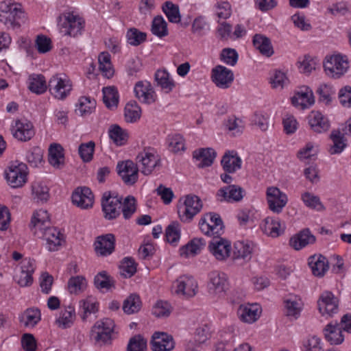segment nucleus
<instances>
[{
  "label": "nucleus",
  "instance_id": "obj_10",
  "mask_svg": "<svg viewBox=\"0 0 351 351\" xmlns=\"http://www.w3.org/2000/svg\"><path fill=\"white\" fill-rule=\"evenodd\" d=\"M27 167L23 162L12 164L5 173L8 182L14 188L22 186L27 182Z\"/></svg>",
  "mask_w": 351,
  "mask_h": 351
},
{
  "label": "nucleus",
  "instance_id": "obj_35",
  "mask_svg": "<svg viewBox=\"0 0 351 351\" xmlns=\"http://www.w3.org/2000/svg\"><path fill=\"white\" fill-rule=\"evenodd\" d=\"M261 312V308L257 304H250L241 306L238 310V315L241 321L251 324L258 319Z\"/></svg>",
  "mask_w": 351,
  "mask_h": 351
},
{
  "label": "nucleus",
  "instance_id": "obj_43",
  "mask_svg": "<svg viewBox=\"0 0 351 351\" xmlns=\"http://www.w3.org/2000/svg\"><path fill=\"white\" fill-rule=\"evenodd\" d=\"M75 319V311L73 306H68L60 312L56 320V325L62 328H70Z\"/></svg>",
  "mask_w": 351,
  "mask_h": 351
},
{
  "label": "nucleus",
  "instance_id": "obj_45",
  "mask_svg": "<svg viewBox=\"0 0 351 351\" xmlns=\"http://www.w3.org/2000/svg\"><path fill=\"white\" fill-rule=\"evenodd\" d=\"M99 70L103 76L109 79L114 75V69L108 52H101L98 56Z\"/></svg>",
  "mask_w": 351,
  "mask_h": 351
},
{
  "label": "nucleus",
  "instance_id": "obj_5",
  "mask_svg": "<svg viewBox=\"0 0 351 351\" xmlns=\"http://www.w3.org/2000/svg\"><path fill=\"white\" fill-rule=\"evenodd\" d=\"M199 226L201 231L207 236L218 237L223 233V223L219 215L215 213H208L204 215L199 221Z\"/></svg>",
  "mask_w": 351,
  "mask_h": 351
},
{
  "label": "nucleus",
  "instance_id": "obj_25",
  "mask_svg": "<svg viewBox=\"0 0 351 351\" xmlns=\"http://www.w3.org/2000/svg\"><path fill=\"white\" fill-rule=\"evenodd\" d=\"M315 237L308 228H304L293 236L289 240V245L295 250H300L308 245L313 244Z\"/></svg>",
  "mask_w": 351,
  "mask_h": 351
},
{
  "label": "nucleus",
  "instance_id": "obj_44",
  "mask_svg": "<svg viewBox=\"0 0 351 351\" xmlns=\"http://www.w3.org/2000/svg\"><path fill=\"white\" fill-rule=\"evenodd\" d=\"M151 32L160 38L169 34L167 23L161 15L154 17L151 25Z\"/></svg>",
  "mask_w": 351,
  "mask_h": 351
},
{
  "label": "nucleus",
  "instance_id": "obj_37",
  "mask_svg": "<svg viewBox=\"0 0 351 351\" xmlns=\"http://www.w3.org/2000/svg\"><path fill=\"white\" fill-rule=\"evenodd\" d=\"M216 155L215 151L212 148H202L193 152V158L199 161L197 164L199 168L210 166Z\"/></svg>",
  "mask_w": 351,
  "mask_h": 351
},
{
  "label": "nucleus",
  "instance_id": "obj_53",
  "mask_svg": "<svg viewBox=\"0 0 351 351\" xmlns=\"http://www.w3.org/2000/svg\"><path fill=\"white\" fill-rule=\"evenodd\" d=\"M330 138L333 145L330 147L329 152L331 154L341 153L346 146L344 134L339 130H333L330 134Z\"/></svg>",
  "mask_w": 351,
  "mask_h": 351
},
{
  "label": "nucleus",
  "instance_id": "obj_17",
  "mask_svg": "<svg viewBox=\"0 0 351 351\" xmlns=\"http://www.w3.org/2000/svg\"><path fill=\"white\" fill-rule=\"evenodd\" d=\"M11 130L13 136L21 141H29L35 134L33 124L27 120H16Z\"/></svg>",
  "mask_w": 351,
  "mask_h": 351
},
{
  "label": "nucleus",
  "instance_id": "obj_20",
  "mask_svg": "<svg viewBox=\"0 0 351 351\" xmlns=\"http://www.w3.org/2000/svg\"><path fill=\"white\" fill-rule=\"evenodd\" d=\"M134 91L136 97L145 104H150L156 99V95L150 84L147 81H139L134 86Z\"/></svg>",
  "mask_w": 351,
  "mask_h": 351
},
{
  "label": "nucleus",
  "instance_id": "obj_18",
  "mask_svg": "<svg viewBox=\"0 0 351 351\" xmlns=\"http://www.w3.org/2000/svg\"><path fill=\"white\" fill-rule=\"evenodd\" d=\"M245 195V191L238 185H228L221 188L217 193V196L220 202H238Z\"/></svg>",
  "mask_w": 351,
  "mask_h": 351
},
{
  "label": "nucleus",
  "instance_id": "obj_15",
  "mask_svg": "<svg viewBox=\"0 0 351 351\" xmlns=\"http://www.w3.org/2000/svg\"><path fill=\"white\" fill-rule=\"evenodd\" d=\"M115 237L113 234L99 236L94 243L96 254L99 256H106L114 251Z\"/></svg>",
  "mask_w": 351,
  "mask_h": 351
},
{
  "label": "nucleus",
  "instance_id": "obj_28",
  "mask_svg": "<svg viewBox=\"0 0 351 351\" xmlns=\"http://www.w3.org/2000/svg\"><path fill=\"white\" fill-rule=\"evenodd\" d=\"M295 106L304 109L312 106L315 102L313 91L308 87H302L291 99Z\"/></svg>",
  "mask_w": 351,
  "mask_h": 351
},
{
  "label": "nucleus",
  "instance_id": "obj_47",
  "mask_svg": "<svg viewBox=\"0 0 351 351\" xmlns=\"http://www.w3.org/2000/svg\"><path fill=\"white\" fill-rule=\"evenodd\" d=\"M155 80L166 93L171 92L175 86V82L170 79L169 73L166 70H158L155 73Z\"/></svg>",
  "mask_w": 351,
  "mask_h": 351
},
{
  "label": "nucleus",
  "instance_id": "obj_39",
  "mask_svg": "<svg viewBox=\"0 0 351 351\" xmlns=\"http://www.w3.org/2000/svg\"><path fill=\"white\" fill-rule=\"evenodd\" d=\"M254 250V244L250 242L237 241L234 244V258L250 261Z\"/></svg>",
  "mask_w": 351,
  "mask_h": 351
},
{
  "label": "nucleus",
  "instance_id": "obj_32",
  "mask_svg": "<svg viewBox=\"0 0 351 351\" xmlns=\"http://www.w3.org/2000/svg\"><path fill=\"white\" fill-rule=\"evenodd\" d=\"M252 43L256 49L266 57L274 54V49L269 38L261 34H256L252 38Z\"/></svg>",
  "mask_w": 351,
  "mask_h": 351
},
{
  "label": "nucleus",
  "instance_id": "obj_49",
  "mask_svg": "<svg viewBox=\"0 0 351 351\" xmlns=\"http://www.w3.org/2000/svg\"><path fill=\"white\" fill-rule=\"evenodd\" d=\"M94 285L98 289L108 291L114 287V280L106 271H102L95 276Z\"/></svg>",
  "mask_w": 351,
  "mask_h": 351
},
{
  "label": "nucleus",
  "instance_id": "obj_61",
  "mask_svg": "<svg viewBox=\"0 0 351 351\" xmlns=\"http://www.w3.org/2000/svg\"><path fill=\"white\" fill-rule=\"evenodd\" d=\"M172 311L171 304L166 301H158L152 308V314L156 317H167Z\"/></svg>",
  "mask_w": 351,
  "mask_h": 351
},
{
  "label": "nucleus",
  "instance_id": "obj_54",
  "mask_svg": "<svg viewBox=\"0 0 351 351\" xmlns=\"http://www.w3.org/2000/svg\"><path fill=\"white\" fill-rule=\"evenodd\" d=\"M103 101L108 108H116L119 102L118 92L114 86L103 88Z\"/></svg>",
  "mask_w": 351,
  "mask_h": 351
},
{
  "label": "nucleus",
  "instance_id": "obj_59",
  "mask_svg": "<svg viewBox=\"0 0 351 351\" xmlns=\"http://www.w3.org/2000/svg\"><path fill=\"white\" fill-rule=\"evenodd\" d=\"M95 147V143L93 141L80 145L78 153L83 162H89L93 160Z\"/></svg>",
  "mask_w": 351,
  "mask_h": 351
},
{
  "label": "nucleus",
  "instance_id": "obj_7",
  "mask_svg": "<svg viewBox=\"0 0 351 351\" xmlns=\"http://www.w3.org/2000/svg\"><path fill=\"white\" fill-rule=\"evenodd\" d=\"M324 67L328 76L339 78L347 71L349 63L346 56L332 55L326 58Z\"/></svg>",
  "mask_w": 351,
  "mask_h": 351
},
{
  "label": "nucleus",
  "instance_id": "obj_51",
  "mask_svg": "<svg viewBox=\"0 0 351 351\" xmlns=\"http://www.w3.org/2000/svg\"><path fill=\"white\" fill-rule=\"evenodd\" d=\"M137 205L135 197L128 195L121 200V213L125 219H129L136 211Z\"/></svg>",
  "mask_w": 351,
  "mask_h": 351
},
{
  "label": "nucleus",
  "instance_id": "obj_4",
  "mask_svg": "<svg viewBox=\"0 0 351 351\" xmlns=\"http://www.w3.org/2000/svg\"><path fill=\"white\" fill-rule=\"evenodd\" d=\"M136 164L139 171L145 176H149L160 165V158L154 149L149 147L138 154Z\"/></svg>",
  "mask_w": 351,
  "mask_h": 351
},
{
  "label": "nucleus",
  "instance_id": "obj_14",
  "mask_svg": "<svg viewBox=\"0 0 351 351\" xmlns=\"http://www.w3.org/2000/svg\"><path fill=\"white\" fill-rule=\"evenodd\" d=\"M211 78L217 87L228 88L233 82L234 74L226 66L217 65L212 69Z\"/></svg>",
  "mask_w": 351,
  "mask_h": 351
},
{
  "label": "nucleus",
  "instance_id": "obj_30",
  "mask_svg": "<svg viewBox=\"0 0 351 351\" xmlns=\"http://www.w3.org/2000/svg\"><path fill=\"white\" fill-rule=\"evenodd\" d=\"M221 165L225 171L234 173L241 167V159L235 151H228L221 159Z\"/></svg>",
  "mask_w": 351,
  "mask_h": 351
},
{
  "label": "nucleus",
  "instance_id": "obj_8",
  "mask_svg": "<svg viewBox=\"0 0 351 351\" xmlns=\"http://www.w3.org/2000/svg\"><path fill=\"white\" fill-rule=\"evenodd\" d=\"M117 171L126 185H134L138 181L139 169L136 162L131 160L119 161Z\"/></svg>",
  "mask_w": 351,
  "mask_h": 351
},
{
  "label": "nucleus",
  "instance_id": "obj_64",
  "mask_svg": "<svg viewBox=\"0 0 351 351\" xmlns=\"http://www.w3.org/2000/svg\"><path fill=\"white\" fill-rule=\"evenodd\" d=\"M303 351H322L321 339L315 335H310L303 341Z\"/></svg>",
  "mask_w": 351,
  "mask_h": 351
},
{
  "label": "nucleus",
  "instance_id": "obj_50",
  "mask_svg": "<svg viewBox=\"0 0 351 351\" xmlns=\"http://www.w3.org/2000/svg\"><path fill=\"white\" fill-rule=\"evenodd\" d=\"M32 197L35 202H46L49 197V189L47 186L35 182L32 186Z\"/></svg>",
  "mask_w": 351,
  "mask_h": 351
},
{
  "label": "nucleus",
  "instance_id": "obj_55",
  "mask_svg": "<svg viewBox=\"0 0 351 351\" xmlns=\"http://www.w3.org/2000/svg\"><path fill=\"white\" fill-rule=\"evenodd\" d=\"M141 308V301L139 295L137 294H131L124 301L123 310L127 314H133L140 311Z\"/></svg>",
  "mask_w": 351,
  "mask_h": 351
},
{
  "label": "nucleus",
  "instance_id": "obj_33",
  "mask_svg": "<svg viewBox=\"0 0 351 351\" xmlns=\"http://www.w3.org/2000/svg\"><path fill=\"white\" fill-rule=\"evenodd\" d=\"M324 332L326 339L331 345L341 344L344 340L343 335H342V328L337 323L327 324L324 330Z\"/></svg>",
  "mask_w": 351,
  "mask_h": 351
},
{
  "label": "nucleus",
  "instance_id": "obj_23",
  "mask_svg": "<svg viewBox=\"0 0 351 351\" xmlns=\"http://www.w3.org/2000/svg\"><path fill=\"white\" fill-rule=\"evenodd\" d=\"M176 293L182 294L186 298H191L196 294L197 283L193 277L182 276L176 282Z\"/></svg>",
  "mask_w": 351,
  "mask_h": 351
},
{
  "label": "nucleus",
  "instance_id": "obj_40",
  "mask_svg": "<svg viewBox=\"0 0 351 351\" xmlns=\"http://www.w3.org/2000/svg\"><path fill=\"white\" fill-rule=\"evenodd\" d=\"M205 245L206 241L204 239L194 238L180 248V254L182 256L184 257L195 256L199 254Z\"/></svg>",
  "mask_w": 351,
  "mask_h": 351
},
{
  "label": "nucleus",
  "instance_id": "obj_22",
  "mask_svg": "<svg viewBox=\"0 0 351 351\" xmlns=\"http://www.w3.org/2000/svg\"><path fill=\"white\" fill-rule=\"evenodd\" d=\"M151 344L153 351H170L175 346V342L171 335L160 332L154 333Z\"/></svg>",
  "mask_w": 351,
  "mask_h": 351
},
{
  "label": "nucleus",
  "instance_id": "obj_46",
  "mask_svg": "<svg viewBox=\"0 0 351 351\" xmlns=\"http://www.w3.org/2000/svg\"><path fill=\"white\" fill-rule=\"evenodd\" d=\"M162 10L170 23H178L181 21V15L178 5L170 1H167L162 4Z\"/></svg>",
  "mask_w": 351,
  "mask_h": 351
},
{
  "label": "nucleus",
  "instance_id": "obj_21",
  "mask_svg": "<svg viewBox=\"0 0 351 351\" xmlns=\"http://www.w3.org/2000/svg\"><path fill=\"white\" fill-rule=\"evenodd\" d=\"M72 202L82 209H88L93 205L94 195L88 187L77 188L73 193Z\"/></svg>",
  "mask_w": 351,
  "mask_h": 351
},
{
  "label": "nucleus",
  "instance_id": "obj_58",
  "mask_svg": "<svg viewBox=\"0 0 351 351\" xmlns=\"http://www.w3.org/2000/svg\"><path fill=\"white\" fill-rule=\"evenodd\" d=\"M302 200L304 204L308 208L318 211L325 210V207L321 202L318 196L313 195L309 192H305L302 195Z\"/></svg>",
  "mask_w": 351,
  "mask_h": 351
},
{
  "label": "nucleus",
  "instance_id": "obj_3",
  "mask_svg": "<svg viewBox=\"0 0 351 351\" xmlns=\"http://www.w3.org/2000/svg\"><path fill=\"white\" fill-rule=\"evenodd\" d=\"M202 208V202L198 196L187 195L184 197L183 203H180L178 206V213L182 222L190 223Z\"/></svg>",
  "mask_w": 351,
  "mask_h": 351
},
{
  "label": "nucleus",
  "instance_id": "obj_36",
  "mask_svg": "<svg viewBox=\"0 0 351 351\" xmlns=\"http://www.w3.org/2000/svg\"><path fill=\"white\" fill-rule=\"evenodd\" d=\"M285 314L287 317L297 319L302 309V302L301 300L296 297H291L284 300Z\"/></svg>",
  "mask_w": 351,
  "mask_h": 351
},
{
  "label": "nucleus",
  "instance_id": "obj_63",
  "mask_svg": "<svg viewBox=\"0 0 351 351\" xmlns=\"http://www.w3.org/2000/svg\"><path fill=\"white\" fill-rule=\"evenodd\" d=\"M165 237L169 243L173 245L177 244L180 237V231L178 222H172L167 227Z\"/></svg>",
  "mask_w": 351,
  "mask_h": 351
},
{
  "label": "nucleus",
  "instance_id": "obj_13",
  "mask_svg": "<svg viewBox=\"0 0 351 351\" xmlns=\"http://www.w3.org/2000/svg\"><path fill=\"white\" fill-rule=\"evenodd\" d=\"M266 193L269 208L274 213H281L288 202L287 195L274 186L267 188Z\"/></svg>",
  "mask_w": 351,
  "mask_h": 351
},
{
  "label": "nucleus",
  "instance_id": "obj_2",
  "mask_svg": "<svg viewBox=\"0 0 351 351\" xmlns=\"http://www.w3.org/2000/svg\"><path fill=\"white\" fill-rule=\"evenodd\" d=\"M115 324L112 319L104 318L97 321L92 326L90 337L99 346L111 343Z\"/></svg>",
  "mask_w": 351,
  "mask_h": 351
},
{
  "label": "nucleus",
  "instance_id": "obj_12",
  "mask_svg": "<svg viewBox=\"0 0 351 351\" xmlns=\"http://www.w3.org/2000/svg\"><path fill=\"white\" fill-rule=\"evenodd\" d=\"M317 306L322 315H327L331 317L338 312L339 300L332 292L326 291L320 295L317 300Z\"/></svg>",
  "mask_w": 351,
  "mask_h": 351
},
{
  "label": "nucleus",
  "instance_id": "obj_19",
  "mask_svg": "<svg viewBox=\"0 0 351 351\" xmlns=\"http://www.w3.org/2000/svg\"><path fill=\"white\" fill-rule=\"evenodd\" d=\"M84 23V21L80 17L69 13L62 25L61 31L64 35L75 37L81 34Z\"/></svg>",
  "mask_w": 351,
  "mask_h": 351
},
{
  "label": "nucleus",
  "instance_id": "obj_31",
  "mask_svg": "<svg viewBox=\"0 0 351 351\" xmlns=\"http://www.w3.org/2000/svg\"><path fill=\"white\" fill-rule=\"evenodd\" d=\"M48 161L56 169H61L64 165V149L61 145L53 143L50 145Z\"/></svg>",
  "mask_w": 351,
  "mask_h": 351
},
{
  "label": "nucleus",
  "instance_id": "obj_56",
  "mask_svg": "<svg viewBox=\"0 0 351 351\" xmlns=\"http://www.w3.org/2000/svg\"><path fill=\"white\" fill-rule=\"evenodd\" d=\"M80 306L83 309L82 319L85 321L89 315L98 311L99 303L94 298L89 296L80 302Z\"/></svg>",
  "mask_w": 351,
  "mask_h": 351
},
{
  "label": "nucleus",
  "instance_id": "obj_26",
  "mask_svg": "<svg viewBox=\"0 0 351 351\" xmlns=\"http://www.w3.org/2000/svg\"><path fill=\"white\" fill-rule=\"evenodd\" d=\"M49 215L46 210H38L35 212L30 223V228L34 234H39L45 228L51 227Z\"/></svg>",
  "mask_w": 351,
  "mask_h": 351
},
{
  "label": "nucleus",
  "instance_id": "obj_11",
  "mask_svg": "<svg viewBox=\"0 0 351 351\" xmlns=\"http://www.w3.org/2000/svg\"><path fill=\"white\" fill-rule=\"evenodd\" d=\"M49 88L51 95L56 99H64L69 95L72 84L69 80L55 75L49 81Z\"/></svg>",
  "mask_w": 351,
  "mask_h": 351
},
{
  "label": "nucleus",
  "instance_id": "obj_27",
  "mask_svg": "<svg viewBox=\"0 0 351 351\" xmlns=\"http://www.w3.org/2000/svg\"><path fill=\"white\" fill-rule=\"evenodd\" d=\"M209 290L219 294L225 292L228 287L226 274L218 271H211L209 274Z\"/></svg>",
  "mask_w": 351,
  "mask_h": 351
},
{
  "label": "nucleus",
  "instance_id": "obj_38",
  "mask_svg": "<svg viewBox=\"0 0 351 351\" xmlns=\"http://www.w3.org/2000/svg\"><path fill=\"white\" fill-rule=\"evenodd\" d=\"M41 319V313L37 308L26 309L19 317V322L26 328H34Z\"/></svg>",
  "mask_w": 351,
  "mask_h": 351
},
{
  "label": "nucleus",
  "instance_id": "obj_48",
  "mask_svg": "<svg viewBox=\"0 0 351 351\" xmlns=\"http://www.w3.org/2000/svg\"><path fill=\"white\" fill-rule=\"evenodd\" d=\"M108 134L110 138L118 146L123 145L128 141V132L117 124L110 126Z\"/></svg>",
  "mask_w": 351,
  "mask_h": 351
},
{
  "label": "nucleus",
  "instance_id": "obj_9",
  "mask_svg": "<svg viewBox=\"0 0 351 351\" xmlns=\"http://www.w3.org/2000/svg\"><path fill=\"white\" fill-rule=\"evenodd\" d=\"M210 254L219 261H226L230 255L232 250L230 242L221 237L213 238L208 246Z\"/></svg>",
  "mask_w": 351,
  "mask_h": 351
},
{
  "label": "nucleus",
  "instance_id": "obj_1",
  "mask_svg": "<svg viewBox=\"0 0 351 351\" xmlns=\"http://www.w3.org/2000/svg\"><path fill=\"white\" fill-rule=\"evenodd\" d=\"M0 9V21L8 28L18 29L25 22V14L21 4L2 3Z\"/></svg>",
  "mask_w": 351,
  "mask_h": 351
},
{
  "label": "nucleus",
  "instance_id": "obj_6",
  "mask_svg": "<svg viewBox=\"0 0 351 351\" xmlns=\"http://www.w3.org/2000/svg\"><path fill=\"white\" fill-rule=\"evenodd\" d=\"M121 200L122 197L116 193L108 191L104 193L101 206L106 219L112 220L121 215Z\"/></svg>",
  "mask_w": 351,
  "mask_h": 351
},
{
  "label": "nucleus",
  "instance_id": "obj_60",
  "mask_svg": "<svg viewBox=\"0 0 351 351\" xmlns=\"http://www.w3.org/2000/svg\"><path fill=\"white\" fill-rule=\"evenodd\" d=\"M136 272V263L130 257L123 259L120 266V273L125 278H130Z\"/></svg>",
  "mask_w": 351,
  "mask_h": 351
},
{
  "label": "nucleus",
  "instance_id": "obj_41",
  "mask_svg": "<svg viewBox=\"0 0 351 351\" xmlns=\"http://www.w3.org/2000/svg\"><path fill=\"white\" fill-rule=\"evenodd\" d=\"M96 107V101L90 97L82 96L78 99L75 106V112L82 117L90 114Z\"/></svg>",
  "mask_w": 351,
  "mask_h": 351
},
{
  "label": "nucleus",
  "instance_id": "obj_29",
  "mask_svg": "<svg viewBox=\"0 0 351 351\" xmlns=\"http://www.w3.org/2000/svg\"><path fill=\"white\" fill-rule=\"evenodd\" d=\"M308 119L311 129L315 132H326L330 128L328 120L319 111H312Z\"/></svg>",
  "mask_w": 351,
  "mask_h": 351
},
{
  "label": "nucleus",
  "instance_id": "obj_16",
  "mask_svg": "<svg viewBox=\"0 0 351 351\" xmlns=\"http://www.w3.org/2000/svg\"><path fill=\"white\" fill-rule=\"evenodd\" d=\"M39 234L46 241V247L51 252L58 251L64 242L63 234L54 227H48Z\"/></svg>",
  "mask_w": 351,
  "mask_h": 351
},
{
  "label": "nucleus",
  "instance_id": "obj_62",
  "mask_svg": "<svg viewBox=\"0 0 351 351\" xmlns=\"http://www.w3.org/2000/svg\"><path fill=\"white\" fill-rule=\"evenodd\" d=\"M127 39L129 44L138 46L145 41L147 34L136 28H130L127 32Z\"/></svg>",
  "mask_w": 351,
  "mask_h": 351
},
{
  "label": "nucleus",
  "instance_id": "obj_24",
  "mask_svg": "<svg viewBox=\"0 0 351 351\" xmlns=\"http://www.w3.org/2000/svg\"><path fill=\"white\" fill-rule=\"evenodd\" d=\"M261 230L266 235L276 238L284 233L285 225L278 218L267 217L261 224Z\"/></svg>",
  "mask_w": 351,
  "mask_h": 351
},
{
  "label": "nucleus",
  "instance_id": "obj_52",
  "mask_svg": "<svg viewBox=\"0 0 351 351\" xmlns=\"http://www.w3.org/2000/svg\"><path fill=\"white\" fill-rule=\"evenodd\" d=\"M141 115V109L135 101L128 103L125 107V119L128 123L137 121Z\"/></svg>",
  "mask_w": 351,
  "mask_h": 351
},
{
  "label": "nucleus",
  "instance_id": "obj_34",
  "mask_svg": "<svg viewBox=\"0 0 351 351\" xmlns=\"http://www.w3.org/2000/svg\"><path fill=\"white\" fill-rule=\"evenodd\" d=\"M310 266L313 275L323 276L328 269V263L326 258L321 254L313 255L308 258Z\"/></svg>",
  "mask_w": 351,
  "mask_h": 351
},
{
  "label": "nucleus",
  "instance_id": "obj_57",
  "mask_svg": "<svg viewBox=\"0 0 351 351\" xmlns=\"http://www.w3.org/2000/svg\"><path fill=\"white\" fill-rule=\"evenodd\" d=\"M86 280L82 276L71 277L68 282V289L71 294H79L86 287Z\"/></svg>",
  "mask_w": 351,
  "mask_h": 351
},
{
  "label": "nucleus",
  "instance_id": "obj_42",
  "mask_svg": "<svg viewBox=\"0 0 351 351\" xmlns=\"http://www.w3.org/2000/svg\"><path fill=\"white\" fill-rule=\"evenodd\" d=\"M47 88L45 77L41 74H32L28 77V89L37 95L44 93Z\"/></svg>",
  "mask_w": 351,
  "mask_h": 351
}]
</instances>
